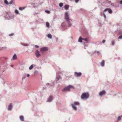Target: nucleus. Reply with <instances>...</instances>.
<instances>
[{"mask_svg":"<svg viewBox=\"0 0 122 122\" xmlns=\"http://www.w3.org/2000/svg\"><path fill=\"white\" fill-rule=\"evenodd\" d=\"M37 72H38V71L37 70H35L34 71V73L35 74H36V73H37Z\"/></svg>","mask_w":122,"mask_h":122,"instance_id":"obj_38","label":"nucleus"},{"mask_svg":"<svg viewBox=\"0 0 122 122\" xmlns=\"http://www.w3.org/2000/svg\"><path fill=\"white\" fill-rule=\"evenodd\" d=\"M82 73L81 72H74V76L76 77H80Z\"/></svg>","mask_w":122,"mask_h":122,"instance_id":"obj_7","label":"nucleus"},{"mask_svg":"<svg viewBox=\"0 0 122 122\" xmlns=\"http://www.w3.org/2000/svg\"><path fill=\"white\" fill-rule=\"evenodd\" d=\"M20 120L22 121H24V118L23 116H20Z\"/></svg>","mask_w":122,"mask_h":122,"instance_id":"obj_18","label":"nucleus"},{"mask_svg":"<svg viewBox=\"0 0 122 122\" xmlns=\"http://www.w3.org/2000/svg\"><path fill=\"white\" fill-rule=\"evenodd\" d=\"M122 117V115H121L118 117L117 118V121H119L121 120Z\"/></svg>","mask_w":122,"mask_h":122,"instance_id":"obj_22","label":"nucleus"},{"mask_svg":"<svg viewBox=\"0 0 122 122\" xmlns=\"http://www.w3.org/2000/svg\"><path fill=\"white\" fill-rule=\"evenodd\" d=\"M111 43L112 45H114L115 41H112Z\"/></svg>","mask_w":122,"mask_h":122,"instance_id":"obj_31","label":"nucleus"},{"mask_svg":"<svg viewBox=\"0 0 122 122\" xmlns=\"http://www.w3.org/2000/svg\"><path fill=\"white\" fill-rule=\"evenodd\" d=\"M67 122V121H65V122Z\"/></svg>","mask_w":122,"mask_h":122,"instance_id":"obj_51","label":"nucleus"},{"mask_svg":"<svg viewBox=\"0 0 122 122\" xmlns=\"http://www.w3.org/2000/svg\"><path fill=\"white\" fill-rule=\"evenodd\" d=\"M14 34L13 33H11L9 34V35L10 36H11L14 35Z\"/></svg>","mask_w":122,"mask_h":122,"instance_id":"obj_37","label":"nucleus"},{"mask_svg":"<svg viewBox=\"0 0 122 122\" xmlns=\"http://www.w3.org/2000/svg\"><path fill=\"white\" fill-rule=\"evenodd\" d=\"M46 85L47 87H50L51 86L50 84L49 83H47L46 84Z\"/></svg>","mask_w":122,"mask_h":122,"instance_id":"obj_24","label":"nucleus"},{"mask_svg":"<svg viewBox=\"0 0 122 122\" xmlns=\"http://www.w3.org/2000/svg\"><path fill=\"white\" fill-rule=\"evenodd\" d=\"M20 44L21 45L23 46H29V45L27 43H20Z\"/></svg>","mask_w":122,"mask_h":122,"instance_id":"obj_15","label":"nucleus"},{"mask_svg":"<svg viewBox=\"0 0 122 122\" xmlns=\"http://www.w3.org/2000/svg\"><path fill=\"white\" fill-rule=\"evenodd\" d=\"M12 0H11V1H10L9 4H12Z\"/></svg>","mask_w":122,"mask_h":122,"instance_id":"obj_34","label":"nucleus"},{"mask_svg":"<svg viewBox=\"0 0 122 122\" xmlns=\"http://www.w3.org/2000/svg\"><path fill=\"white\" fill-rule=\"evenodd\" d=\"M84 45L85 46V45H86V44H85V43H84Z\"/></svg>","mask_w":122,"mask_h":122,"instance_id":"obj_50","label":"nucleus"},{"mask_svg":"<svg viewBox=\"0 0 122 122\" xmlns=\"http://www.w3.org/2000/svg\"><path fill=\"white\" fill-rule=\"evenodd\" d=\"M46 25L47 27H49L50 25L49 24L48 22H46Z\"/></svg>","mask_w":122,"mask_h":122,"instance_id":"obj_26","label":"nucleus"},{"mask_svg":"<svg viewBox=\"0 0 122 122\" xmlns=\"http://www.w3.org/2000/svg\"><path fill=\"white\" fill-rule=\"evenodd\" d=\"M17 59V55L16 54H15L12 57V60H16Z\"/></svg>","mask_w":122,"mask_h":122,"instance_id":"obj_14","label":"nucleus"},{"mask_svg":"<svg viewBox=\"0 0 122 122\" xmlns=\"http://www.w3.org/2000/svg\"><path fill=\"white\" fill-rule=\"evenodd\" d=\"M12 17H13V18H14V17L13 16L11 15L10 16H6L5 17V19H7L8 20H10L12 18H11Z\"/></svg>","mask_w":122,"mask_h":122,"instance_id":"obj_12","label":"nucleus"},{"mask_svg":"<svg viewBox=\"0 0 122 122\" xmlns=\"http://www.w3.org/2000/svg\"><path fill=\"white\" fill-rule=\"evenodd\" d=\"M80 105V103L78 102H75L71 104V106L72 108L75 111H76L77 110V107L75 106V105L77 106H79Z\"/></svg>","mask_w":122,"mask_h":122,"instance_id":"obj_3","label":"nucleus"},{"mask_svg":"<svg viewBox=\"0 0 122 122\" xmlns=\"http://www.w3.org/2000/svg\"><path fill=\"white\" fill-rule=\"evenodd\" d=\"M89 97V94L88 93H84L82 95L81 98V99L88 98Z\"/></svg>","mask_w":122,"mask_h":122,"instance_id":"obj_5","label":"nucleus"},{"mask_svg":"<svg viewBox=\"0 0 122 122\" xmlns=\"http://www.w3.org/2000/svg\"><path fill=\"white\" fill-rule=\"evenodd\" d=\"M47 13H49V11L48 10H46L45 11Z\"/></svg>","mask_w":122,"mask_h":122,"instance_id":"obj_41","label":"nucleus"},{"mask_svg":"<svg viewBox=\"0 0 122 122\" xmlns=\"http://www.w3.org/2000/svg\"><path fill=\"white\" fill-rule=\"evenodd\" d=\"M48 50V48L46 47H42L40 49V51H47Z\"/></svg>","mask_w":122,"mask_h":122,"instance_id":"obj_8","label":"nucleus"},{"mask_svg":"<svg viewBox=\"0 0 122 122\" xmlns=\"http://www.w3.org/2000/svg\"><path fill=\"white\" fill-rule=\"evenodd\" d=\"M67 26L65 22H63L61 25V28L63 30H65L66 29Z\"/></svg>","mask_w":122,"mask_h":122,"instance_id":"obj_6","label":"nucleus"},{"mask_svg":"<svg viewBox=\"0 0 122 122\" xmlns=\"http://www.w3.org/2000/svg\"><path fill=\"white\" fill-rule=\"evenodd\" d=\"M63 5V4L62 3H60L59 4V6L60 7H62Z\"/></svg>","mask_w":122,"mask_h":122,"instance_id":"obj_29","label":"nucleus"},{"mask_svg":"<svg viewBox=\"0 0 122 122\" xmlns=\"http://www.w3.org/2000/svg\"><path fill=\"white\" fill-rule=\"evenodd\" d=\"M12 103H10L8 106V110L9 111L11 110L12 109Z\"/></svg>","mask_w":122,"mask_h":122,"instance_id":"obj_10","label":"nucleus"},{"mask_svg":"<svg viewBox=\"0 0 122 122\" xmlns=\"http://www.w3.org/2000/svg\"><path fill=\"white\" fill-rule=\"evenodd\" d=\"M112 6H113L114 5V4L113 3H112L111 5Z\"/></svg>","mask_w":122,"mask_h":122,"instance_id":"obj_36","label":"nucleus"},{"mask_svg":"<svg viewBox=\"0 0 122 122\" xmlns=\"http://www.w3.org/2000/svg\"><path fill=\"white\" fill-rule=\"evenodd\" d=\"M1 58H0V59Z\"/></svg>","mask_w":122,"mask_h":122,"instance_id":"obj_52","label":"nucleus"},{"mask_svg":"<svg viewBox=\"0 0 122 122\" xmlns=\"http://www.w3.org/2000/svg\"><path fill=\"white\" fill-rule=\"evenodd\" d=\"M83 40H84L86 41H87L88 40V39L87 38H83Z\"/></svg>","mask_w":122,"mask_h":122,"instance_id":"obj_33","label":"nucleus"},{"mask_svg":"<svg viewBox=\"0 0 122 122\" xmlns=\"http://www.w3.org/2000/svg\"><path fill=\"white\" fill-rule=\"evenodd\" d=\"M58 39H56V41L57 42V41L58 40Z\"/></svg>","mask_w":122,"mask_h":122,"instance_id":"obj_49","label":"nucleus"},{"mask_svg":"<svg viewBox=\"0 0 122 122\" xmlns=\"http://www.w3.org/2000/svg\"><path fill=\"white\" fill-rule=\"evenodd\" d=\"M105 40H104L102 41V42L103 43H104L105 42Z\"/></svg>","mask_w":122,"mask_h":122,"instance_id":"obj_40","label":"nucleus"},{"mask_svg":"<svg viewBox=\"0 0 122 122\" xmlns=\"http://www.w3.org/2000/svg\"><path fill=\"white\" fill-rule=\"evenodd\" d=\"M104 64V61L103 60L101 63V65L102 66H103Z\"/></svg>","mask_w":122,"mask_h":122,"instance_id":"obj_21","label":"nucleus"},{"mask_svg":"<svg viewBox=\"0 0 122 122\" xmlns=\"http://www.w3.org/2000/svg\"><path fill=\"white\" fill-rule=\"evenodd\" d=\"M73 86L71 85H69L64 88L62 90V91L64 92H65L67 91H69L70 90V88H72Z\"/></svg>","mask_w":122,"mask_h":122,"instance_id":"obj_4","label":"nucleus"},{"mask_svg":"<svg viewBox=\"0 0 122 122\" xmlns=\"http://www.w3.org/2000/svg\"><path fill=\"white\" fill-rule=\"evenodd\" d=\"M25 79V77H23L22 78V80H23V79Z\"/></svg>","mask_w":122,"mask_h":122,"instance_id":"obj_46","label":"nucleus"},{"mask_svg":"<svg viewBox=\"0 0 122 122\" xmlns=\"http://www.w3.org/2000/svg\"><path fill=\"white\" fill-rule=\"evenodd\" d=\"M97 53H98V54H100V51H97Z\"/></svg>","mask_w":122,"mask_h":122,"instance_id":"obj_44","label":"nucleus"},{"mask_svg":"<svg viewBox=\"0 0 122 122\" xmlns=\"http://www.w3.org/2000/svg\"><path fill=\"white\" fill-rule=\"evenodd\" d=\"M79 1V0H75V1L77 3L78 2V1Z\"/></svg>","mask_w":122,"mask_h":122,"instance_id":"obj_43","label":"nucleus"},{"mask_svg":"<svg viewBox=\"0 0 122 122\" xmlns=\"http://www.w3.org/2000/svg\"><path fill=\"white\" fill-rule=\"evenodd\" d=\"M35 47L36 48H39V46H38V45H35Z\"/></svg>","mask_w":122,"mask_h":122,"instance_id":"obj_39","label":"nucleus"},{"mask_svg":"<svg viewBox=\"0 0 122 122\" xmlns=\"http://www.w3.org/2000/svg\"><path fill=\"white\" fill-rule=\"evenodd\" d=\"M82 40H83V38H82L81 36H80L79 38L78 41L80 42H81Z\"/></svg>","mask_w":122,"mask_h":122,"instance_id":"obj_17","label":"nucleus"},{"mask_svg":"<svg viewBox=\"0 0 122 122\" xmlns=\"http://www.w3.org/2000/svg\"><path fill=\"white\" fill-rule=\"evenodd\" d=\"M120 3L121 4H122V0H121L120 2Z\"/></svg>","mask_w":122,"mask_h":122,"instance_id":"obj_42","label":"nucleus"},{"mask_svg":"<svg viewBox=\"0 0 122 122\" xmlns=\"http://www.w3.org/2000/svg\"><path fill=\"white\" fill-rule=\"evenodd\" d=\"M106 93L105 91L104 90L100 92L99 93V95L100 96H102L103 95Z\"/></svg>","mask_w":122,"mask_h":122,"instance_id":"obj_11","label":"nucleus"},{"mask_svg":"<svg viewBox=\"0 0 122 122\" xmlns=\"http://www.w3.org/2000/svg\"><path fill=\"white\" fill-rule=\"evenodd\" d=\"M33 65H32L29 67V69L30 70H31L33 68Z\"/></svg>","mask_w":122,"mask_h":122,"instance_id":"obj_27","label":"nucleus"},{"mask_svg":"<svg viewBox=\"0 0 122 122\" xmlns=\"http://www.w3.org/2000/svg\"><path fill=\"white\" fill-rule=\"evenodd\" d=\"M108 10V12L110 14L112 13V10L110 9H106L104 10V11H106Z\"/></svg>","mask_w":122,"mask_h":122,"instance_id":"obj_13","label":"nucleus"},{"mask_svg":"<svg viewBox=\"0 0 122 122\" xmlns=\"http://www.w3.org/2000/svg\"><path fill=\"white\" fill-rule=\"evenodd\" d=\"M15 13L16 14H18V13H19V11H18L17 10H15Z\"/></svg>","mask_w":122,"mask_h":122,"instance_id":"obj_30","label":"nucleus"},{"mask_svg":"<svg viewBox=\"0 0 122 122\" xmlns=\"http://www.w3.org/2000/svg\"><path fill=\"white\" fill-rule=\"evenodd\" d=\"M33 6L34 7H37L38 5L37 3H34L33 4Z\"/></svg>","mask_w":122,"mask_h":122,"instance_id":"obj_28","label":"nucleus"},{"mask_svg":"<svg viewBox=\"0 0 122 122\" xmlns=\"http://www.w3.org/2000/svg\"><path fill=\"white\" fill-rule=\"evenodd\" d=\"M65 8L66 10H68V9L69 8V6L67 5H66L65 6Z\"/></svg>","mask_w":122,"mask_h":122,"instance_id":"obj_19","label":"nucleus"},{"mask_svg":"<svg viewBox=\"0 0 122 122\" xmlns=\"http://www.w3.org/2000/svg\"><path fill=\"white\" fill-rule=\"evenodd\" d=\"M35 54L36 57L38 58L41 56V55L40 54L39 51L38 50H36V51Z\"/></svg>","mask_w":122,"mask_h":122,"instance_id":"obj_9","label":"nucleus"},{"mask_svg":"<svg viewBox=\"0 0 122 122\" xmlns=\"http://www.w3.org/2000/svg\"><path fill=\"white\" fill-rule=\"evenodd\" d=\"M122 39V35H120L118 38V39Z\"/></svg>","mask_w":122,"mask_h":122,"instance_id":"obj_32","label":"nucleus"},{"mask_svg":"<svg viewBox=\"0 0 122 122\" xmlns=\"http://www.w3.org/2000/svg\"><path fill=\"white\" fill-rule=\"evenodd\" d=\"M47 36L48 38L50 39H51L52 38V35L51 34H48Z\"/></svg>","mask_w":122,"mask_h":122,"instance_id":"obj_20","label":"nucleus"},{"mask_svg":"<svg viewBox=\"0 0 122 122\" xmlns=\"http://www.w3.org/2000/svg\"><path fill=\"white\" fill-rule=\"evenodd\" d=\"M103 14L104 17L105 18V19L106 18V15H105V13L104 12L103 13Z\"/></svg>","mask_w":122,"mask_h":122,"instance_id":"obj_35","label":"nucleus"},{"mask_svg":"<svg viewBox=\"0 0 122 122\" xmlns=\"http://www.w3.org/2000/svg\"><path fill=\"white\" fill-rule=\"evenodd\" d=\"M61 79L62 78L58 74H56V80L53 82L51 86H53L55 84L58 82L59 81H60L61 80Z\"/></svg>","mask_w":122,"mask_h":122,"instance_id":"obj_2","label":"nucleus"},{"mask_svg":"<svg viewBox=\"0 0 122 122\" xmlns=\"http://www.w3.org/2000/svg\"><path fill=\"white\" fill-rule=\"evenodd\" d=\"M30 76V75L29 74H28L27 75V76L28 77L29 76Z\"/></svg>","mask_w":122,"mask_h":122,"instance_id":"obj_45","label":"nucleus"},{"mask_svg":"<svg viewBox=\"0 0 122 122\" xmlns=\"http://www.w3.org/2000/svg\"><path fill=\"white\" fill-rule=\"evenodd\" d=\"M52 100V96H50L49 97L47 101L48 102H50Z\"/></svg>","mask_w":122,"mask_h":122,"instance_id":"obj_16","label":"nucleus"},{"mask_svg":"<svg viewBox=\"0 0 122 122\" xmlns=\"http://www.w3.org/2000/svg\"><path fill=\"white\" fill-rule=\"evenodd\" d=\"M4 2L5 3L6 5H8L9 3L7 0H4Z\"/></svg>","mask_w":122,"mask_h":122,"instance_id":"obj_25","label":"nucleus"},{"mask_svg":"<svg viewBox=\"0 0 122 122\" xmlns=\"http://www.w3.org/2000/svg\"><path fill=\"white\" fill-rule=\"evenodd\" d=\"M65 18L69 26V27L71 26L72 25L71 23V20L69 19L68 17V13L67 12H66L65 13Z\"/></svg>","mask_w":122,"mask_h":122,"instance_id":"obj_1","label":"nucleus"},{"mask_svg":"<svg viewBox=\"0 0 122 122\" xmlns=\"http://www.w3.org/2000/svg\"><path fill=\"white\" fill-rule=\"evenodd\" d=\"M11 66L12 67H13V66H14L13 65H11Z\"/></svg>","mask_w":122,"mask_h":122,"instance_id":"obj_48","label":"nucleus"},{"mask_svg":"<svg viewBox=\"0 0 122 122\" xmlns=\"http://www.w3.org/2000/svg\"><path fill=\"white\" fill-rule=\"evenodd\" d=\"M5 59V60H7V58L6 57H4Z\"/></svg>","mask_w":122,"mask_h":122,"instance_id":"obj_47","label":"nucleus"},{"mask_svg":"<svg viewBox=\"0 0 122 122\" xmlns=\"http://www.w3.org/2000/svg\"><path fill=\"white\" fill-rule=\"evenodd\" d=\"M25 8V7H20L19 8V10H24Z\"/></svg>","mask_w":122,"mask_h":122,"instance_id":"obj_23","label":"nucleus"}]
</instances>
